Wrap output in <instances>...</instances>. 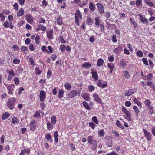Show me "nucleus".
<instances>
[{
    "label": "nucleus",
    "instance_id": "f257e3e1",
    "mask_svg": "<svg viewBox=\"0 0 155 155\" xmlns=\"http://www.w3.org/2000/svg\"><path fill=\"white\" fill-rule=\"evenodd\" d=\"M15 102L16 99L14 97L8 98L6 104L8 108L11 110L13 109L15 105Z\"/></svg>",
    "mask_w": 155,
    "mask_h": 155
},
{
    "label": "nucleus",
    "instance_id": "f03ea898",
    "mask_svg": "<svg viewBox=\"0 0 155 155\" xmlns=\"http://www.w3.org/2000/svg\"><path fill=\"white\" fill-rule=\"evenodd\" d=\"M75 15L74 19L75 23L76 25L79 26L80 25L79 19H82V15L79 10H76Z\"/></svg>",
    "mask_w": 155,
    "mask_h": 155
},
{
    "label": "nucleus",
    "instance_id": "7ed1b4c3",
    "mask_svg": "<svg viewBox=\"0 0 155 155\" xmlns=\"http://www.w3.org/2000/svg\"><path fill=\"white\" fill-rule=\"evenodd\" d=\"M81 94V91L79 90H71L70 91L69 94H68L67 96L68 97L73 98L76 96L78 94L80 96Z\"/></svg>",
    "mask_w": 155,
    "mask_h": 155
},
{
    "label": "nucleus",
    "instance_id": "20e7f679",
    "mask_svg": "<svg viewBox=\"0 0 155 155\" xmlns=\"http://www.w3.org/2000/svg\"><path fill=\"white\" fill-rule=\"evenodd\" d=\"M93 100L94 101L98 103H99L101 105H102L104 104L102 102V99L97 93H94L93 94Z\"/></svg>",
    "mask_w": 155,
    "mask_h": 155
},
{
    "label": "nucleus",
    "instance_id": "39448f33",
    "mask_svg": "<svg viewBox=\"0 0 155 155\" xmlns=\"http://www.w3.org/2000/svg\"><path fill=\"white\" fill-rule=\"evenodd\" d=\"M15 88V86L14 84H12L10 85L7 86V88L8 90V94L10 95H13V91L14 89Z\"/></svg>",
    "mask_w": 155,
    "mask_h": 155
},
{
    "label": "nucleus",
    "instance_id": "423d86ee",
    "mask_svg": "<svg viewBox=\"0 0 155 155\" xmlns=\"http://www.w3.org/2000/svg\"><path fill=\"white\" fill-rule=\"evenodd\" d=\"M143 130L145 136L146 137L147 140L148 141L151 140L152 139V135L146 129H143Z\"/></svg>",
    "mask_w": 155,
    "mask_h": 155
},
{
    "label": "nucleus",
    "instance_id": "0eeeda50",
    "mask_svg": "<svg viewBox=\"0 0 155 155\" xmlns=\"http://www.w3.org/2000/svg\"><path fill=\"white\" fill-rule=\"evenodd\" d=\"M91 72L92 74V78L95 80H97L98 79V75L97 70L94 68H92L91 69Z\"/></svg>",
    "mask_w": 155,
    "mask_h": 155
},
{
    "label": "nucleus",
    "instance_id": "6e6552de",
    "mask_svg": "<svg viewBox=\"0 0 155 155\" xmlns=\"http://www.w3.org/2000/svg\"><path fill=\"white\" fill-rule=\"evenodd\" d=\"M46 94L45 91L44 90H41L40 91L39 95L40 99L41 101L43 102L46 98Z\"/></svg>",
    "mask_w": 155,
    "mask_h": 155
},
{
    "label": "nucleus",
    "instance_id": "1a4fd4ad",
    "mask_svg": "<svg viewBox=\"0 0 155 155\" xmlns=\"http://www.w3.org/2000/svg\"><path fill=\"white\" fill-rule=\"evenodd\" d=\"M98 10L100 14H104V7L102 4L99 3H97L96 4Z\"/></svg>",
    "mask_w": 155,
    "mask_h": 155
},
{
    "label": "nucleus",
    "instance_id": "9d476101",
    "mask_svg": "<svg viewBox=\"0 0 155 155\" xmlns=\"http://www.w3.org/2000/svg\"><path fill=\"white\" fill-rule=\"evenodd\" d=\"M139 16L140 21L143 24H147L148 22L147 19L146 18L145 16H143L142 15L139 14Z\"/></svg>",
    "mask_w": 155,
    "mask_h": 155
},
{
    "label": "nucleus",
    "instance_id": "9b49d317",
    "mask_svg": "<svg viewBox=\"0 0 155 155\" xmlns=\"http://www.w3.org/2000/svg\"><path fill=\"white\" fill-rule=\"evenodd\" d=\"M25 19L27 22L30 24H32L34 20L33 16L30 14L26 15Z\"/></svg>",
    "mask_w": 155,
    "mask_h": 155
},
{
    "label": "nucleus",
    "instance_id": "f8f14e48",
    "mask_svg": "<svg viewBox=\"0 0 155 155\" xmlns=\"http://www.w3.org/2000/svg\"><path fill=\"white\" fill-rule=\"evenodd\" d=\"M30 129L31 130L34 131L36 128V122L35 120H33L30 124Z\"/></svg>",
    "mask_w": 155,
    "mask_h": 155
},
{
    "label": "nucleus",
    "instance_id": "ddd939ff",
    "mask_svg": "<svg viewBox=\"0 0 155 155\" xmlns=\"http://www.w3.org/2000/svg\"><path fill=\"white\" fill-rule=\"evenodd\" d=\"M45 138L47 140V141L51 143L53 141V140L52 138V136L51 134L49 133H47L45 135Z\"/></svg>",
    "mask_w": 155,
    "mask_h": 155
},
{
    "label": "nucleus",
    "instance_id": "4468645a",
    "mask_svg": "<svg viewBox=\"0 0 155 155\" xmlns=\"http://www.w3.org/2000/svg\"><path fill=\"white\" fill-rule=\"evenodd\" d=\"M38 27L36 28V31H39L41 30L42 31L45 32L46 30V28L45 26L44 25H43L39 24L38 25Z\"/></svg>",
    "mask_w": 155,
    "mask_h": 155
},
{
    "label": "nucleus",
    "instance_id": "2eb2a0df",
    "mask_svg": "<svg viewBox=\"0 0 155 155\" xmlns=\"http://www.w3.org/2000/svg\"><path fill=\"white\" fill-rule=\"evenodd\" d=\"M56 21L57 24L60 26L62 25H64L62 17L60 15H59V16L57 18Z\"/></svg>",
    "mask_w": 155,
    "mask_h": 155
},
{
    "label": "nucleus",
    "instance_id": "dca6fc26",
    "mask_svg": "<svg viewBox=\"0 0 155 155\" xmlns=\"http://www.w3.org/2000/svg\"><path fill=\"white\" fill-rule=\"evenodd\" d=\"M89 8L91 11L92 12H94L96 9V6L91 2H89Z\"/></svg>",
    "mask_w": 155,
    "mask_h": 155
},
{
    "label": "nucleus",
    "instance_id": "f3484780",
    "mask_svg": "<svg viewBox=\"0 0 155 155\" xmlns=\"http://www.w3.org/2000/svg\"><path fill=\"white\" fill-rule=\"evenodd\" d=\"M82 97L85 100L89 101L90 100L89 94L88 93H84L82 94Z\"/></svg>",
    "mask_w": 155,
    "mask_h": 155
},
{
    "label": "nucleus",
    "instance_id": "a211bd4d",
    "mask_svg": "<svg viewBox=\"0 0 155 155\" xmlns=\"http://www.w3.org/2000/svg\"><path fill=\"white\" fill-rule=\"evenodd\" d=\"M122 111L125 114L127 117L131 116V114L130 113L128 110L125 107L123 106L122 107Z\"/></svg>",
    "mask_w": 155,
    "mask_h": 155
},
{
    "label": "nucleus",
    "instance_id": "6ab92c4d",
    "mask_svg": "<svg viewBox=\"0 0 155 155\" xmlns=\"http://www.w3.org/2000/svg\"><path fill=\"white\" fill-rule=\"evenodd\" d=\"M46 121L47 130H52L53 128V126L54 125L49 121L46 120Z\"/></svg>",
    "mask_w": 155,
    "mask_h": 155
},
{
    "label": "nucleus",
    "instance_id": "aec40b11",
    "mask_svg": "<svg viewBox=\"0 0 155 155\" xmlns=\"http://www.w3.org/2000/svg\"><path fill=\"white\" fill-rule=\"evenodd\" d=\"M123 50L122 47L119 45L117 47L114 49L113 52L116 54L120 53Z\"/></svg>",
    "mask_w": 155,
    "mask_h": 155
},
{
    "label": "nucleus",
    "instance_id": "412c9836",
    "mask_svg": "<svg viewBox=\"0 0 155 155\" xmlns=\"http://www.w3.org/2000/svg\"><path fill=\"white\" fill-rule=\"evenodd\" d=\"M134 90L133 89H129L127 90L125 94L126 96H130L134 94Z\"/></svg>",
    "mask_w": 155,
    "mask_h": 155
},
{
    "label": "nucleus",
    "instance_id": "4be33fe9",
    "mask_svg": "<svg viewBox=\"0 0 155 155\" xmlns=\"http://www.w3.org/2000/svg\"><path fill=\"white\" fill-rule=\"evenodd\" d=\"M47 37L50 39H52L53 38V31L52 30H50L49 31H47Z\"/></svg>",
    "mask_w": 155,
    "mask_h": 155
},
{
    "label": "nucleus",
    "instance_id": "5701e85b",
    "mask_svg": "<svg viewBox=\"0 0 155 155\" xmlns=\"http://www.w3.org/2000/svg\"><path fill=\"white\" fill-rule=\"evenodd\" d=\"M87 141L88 144L91 145H92L95 141H97L94 139V137L92 136H89L87 137Z\"/></svg>",
    "mask_w": 155,
    "mask_h": 155
},
{
    "label": "nucleus",
    "instance_id": "b1692460",
    "mask_svg": "<svg viewBox=\"0 0 155 155\" xmlns=\"http://www.w3.org/2000/svg\"><path fill=\"white\" fill-rule=\"evenodd\" d=\"M92 65L89 62H85L83 63L81 65L82 67L84 68L85 69L91 67Z\"/></svg>",
    "mask_w": 155,
    "mask_h": 155
},
{
    "label": "nucleus",
    "instance_id": "393cba45",
    "mask_svg": "<svg viewBox=\"0 0 155 155\" xmlns=\"http://www.w3.org/2000/svg\"><path fill=\"white\" fill-rule=\"evenodd\" d=\"M133 101L138 106L140 107H142V103L140 102L137 98L134 97L133 99Z\"/></svg>",
    "mask_w": 155,
    "mask_h": 155
},
{
    "label": "nucleus",
    "instance_id": "a878e982",
    "mask_svg": "<svg viewBox=\"0 0 155 155\" xmlns=\"http://www.w3.org/2000/svg\"><path fill=\"white\" fill-rule=\"evenodd\" d=\"M64 91L62 89L59 90L58 94V97L59 99H61L63 97Z\"/></svg>",
    "mask_w": 155,
    "mask_h": 155
},
{
    "label": "nucleus",
    "instance_id": "bb28decb",
    "mask_svg": "<svg viewBox=\"0 0 155 155\" xmlns=\"http://www.w3.org/2000/svg\"><path fill=\"white\" fill-rule=\"evenodd\" d=\"M129 20L131 24L133 25L134 27V28H136L137 27V23L135 21V20L133 18H130Z\"/></svg>",
    "mask_w": 155,
    "mask_h": 155
},
{
    "label": "nucleus",
    "instance_id": "cd10ccee",
    "mask_svg": "<svg viewBox=\"0 0 155 155\" xmlns=\"http://www.w3.org/2000/svg\"><path fill=\"white\" fill-rule=\"evenodd\" d=\"M26 153L27 154L30 153V150L29 148H28L26 149H25L22 150L21 151L20 154L21 155H24Z\"/></svg>",
    "mask_w": 155,
    "mask_h": 155
},
{
    "label": "nucleus",
    "instance_id": "c85d7f7f",
    "mask_svg": "<svg viewBox=\"0 0 155 155\" xmlns=\"http://www.w3.org/2000/svg\"><path fill=\"white\" fill-rule=\"evenodd\" d=\"M82 104L86 110H90L91 107L89 106L88 103L87 102L84 101L82 102Z\"/></svg>",
    "mask_w": 155,
    "mask_h": 155
},
{
    "label": "nucleus",
    "instance_id": "c756f323",
    "mask_svg": "<svg viewBox=\"0 0 155 155\" xmlns=\"http://www.w3.org/2000/svg\"><path fill=\"white\" fill-rule=\"evenodd\" d=\"M12 124L15 125L18 124L19 122V120L17 117H14L12 118Z\"/></svg>",
    "mask_w": 155,
    "mask_h": 155
},
{
    "label": "nucleus",
    "instance_id": "7c9ffc66",
    "mask_svg": "<svg viewBox=\"0 0 155 155\" xmlns=\"http://www.w3.org/2000/svg\"><path fill=\"white\" fill-rule=\"evenodd\" d=\"M10 116V114L8 112H5L2 116V119L5 120L7 118Z\"/></svg>",
    "mask_w": 155,
    "mask_h": 155
},
{
    "label": "nucleus",
    "instance_id": "2f4dec72",
    "mask_svg": "<svg viewBox=\"0 0 155 155\" xmlns=\"http://www.w3.org/2000/svg\"><path fill=\"white\" fill-rule=\"evenodd\" d=\"M133 109L134 110V112L135 113L136 115L138 117L139 113L140 112V110L138 107L136 105L133 106Z\"/></svg>",
    "mask_w": 155,
    "mask_h": 155
},
{
    "label": "nucleus",
    "instance_id": "473e14b6",
    "mask_svg": "<svg viewBox=\"0 0 155 155\" xmlns=\"http://www.w3.org/2000/svg\"><path fill=\"white\" fill-rule=\"evenodd\" d=\"M104 63V60L102 58H99L97 61V65L98 67H99L102 65Z\"/></svg>",
    "mask_w": 155,
    "mask_h": 155
},
{
    "label": "nucleus",
    "instance_id": "72a5a7b5",
    "mask_svg": "<svg viewBox=\"0 0 155 155\" xmlns=\"http://www.w3.org/2000/svg\"><path fill=\"white\" fill-rule=\"evenodd\" d=\"M54 137L55 143H57L58 141V133L57 131H55L54 133Z\"/></svg>",
    "mask_w": 155,
    "mask_h": 155
},
{
    "label": "nucleus",
    "instance_id": "f704fd0d",
    "mask_svg": "<svg viewBox=\"0 0 155 155\" xmlns=\"http://www.w3.org/2000/svg\"><path fill=\"white\" fill-rule=\"evenodd\" d=\"M24 14V12L22 8H20L18 13H17V16L18 17L23 16Z\"/></svg>",
    "mask_w": 155,
    "mask_h": 155
},
{
    "label": "nucleus",
    "instance_id": "c9c22d12",
    "mask_svg": "<svg viewBox=\"0 0 155 155\" xmlns=\"http://www.w3.org/2000/svg\"><path fill=\"white\" fill-rule=\"evenodd\" d=\"M51 123L52 124L54 125H55L56 122L57 120L56 117L55 115L53 116L51 118Z\"/></svg>",
    "mask_w": 155,
    "mask_h": 155
},
{
    "label": "nucleus",
    "instance_id": "e433bc0d",
    "mask_svg": "<svg viewBox=\"0 0 155 155\" xmlns=\"http://www.w3.org/2000/svg\"><path fill=\"white\" fill-rule=\"evenodd\" d=\"M153 76L152 73H150L147 77L146 80L149 81H152L153 80Z\"/></svg>",
    "mask_w": 155,
    "mask_h": 155
},
{
    "label": "nucleus",
    "instance_id": "4c0bfd02",
    "mask_svg": "<svg viewBox=\"0 0 155 155\" xmlns=\"http://www.w3.org/2000/svg\"><path fill=\"white\" fill-rule=\"evenodd\" d=\"M126 63L124 62L123 60H121L119 62V66L122 68H124L126 65Z\"/></svg>",
    "mask_w": 155,
    "mask_h": 155
},
{
    "label": "nucleus",
    "instance_id": "58836bf2",
    "mask_svg": "<svg viewBox=\"0 0 155 155\" xmlns=\"http://www.w3.org/2000/svg\"><path fill=\"white\" fill-rule=\"evenodd\" d=\"M64 86L65 87V89L68 90H69L70 89L71 87V84L68 82L64 84Z\"/></svg>",
    "mask_w": 155,
    "mask_h": 155
},
{
    "label": "nucleus",
    "instance_id": "ea45409f",
    "mask_svg": "<svg viewBox=\"0 0 155 155\" xmlns=\"http://www.w3.org/2000/svg\"><path fill=\"white\" fill-rule=\"evenodd\" d=\"M106 145L107 147H112L113 146L112 142L111 140H108L106 142Z\"/></svg>",
    "mask_w": 155,
    "mask_h": 155
},
{
    "label": "nucleus",
    "instance_id": "a19ab883",
    "mask_svg": "<svg viewBox=\"0 0 155 155\" xmlns=\"http://www.w3.org/2000/svg\"><path fill=\"white\" fill-rule=\"evenodd\" d=\"M93 22V19L89 16L87 17L86 18V22L87 24L90 23H92Z\"/></svg>",
    "mask_w": 155,
    "mask_h": 155
},
{
    "label": "nucleus",
    "instance_id": "79ce46f5",
    "mask_svg": "<svg viewBox=\"0 0 155 155\" xmlns=\"http://www.w3.org/2000/svg\"><path fill=\"white\" fill-rule=\"evenodd\" d=\"M35 72L36 74L40 75L42 72V71L40 70L39 68L36 67L35 68Z\"/></svg>",
    "mask_w": 155,
    "mask_h": 155
},
{
    "label": "nucleus",
    "instance_id": "37998d69",
    "mask_svg": "<svg viewBox=\"0 0 155 155\" xmlns=\"http://www.w3.org/2000/svg\"><path fill=\"white\" fill-rule=\"evenodd\" d=\"M151 102L148 99H146L144 101V104L146 106H148V107L151 106L150 104H151Z\"/></svg>",
    "mask_w": 155,
    "mask_h": 155
},
{
    "label": "nucleus",
    "instance_id": "c03bdc74",
    "mask_svg": "<svg viewBox=\"0 0 155 155\" xmlns=\"http://www.w3.org/2000/svg\"><path fill=\"white\" fill-rule=\"evenodd\" d=\"M95 25L97 27H99L100 25V20L98 17H96L95 18Z\"/></svg>",
    "mask_w": 155,
    "mask_h": 155
},
{
    "label": "nucleus",
    "instance_id": "a18cd8bd",
    "mask_svg": "<svg viewBox=\"0 0 155 155\" xmlns=\"http://www.w3.org/2000/svg\"><path fill=\"white\" fill-rule=\"evenodd\" d=\"M98 134V136L100 137H102L104 136L105 135V133L104 130L101 129L99 131Z\"/></svg>",
    "mask_w": 155,
    "mask_h": 155
},
{
    "label": "nucleus",
    "instance_id": "49530a36",
    "mask_svg": "<svg viewBox=\"0 0 155 155\" xmlns=\"http://www.w3.org/2000/svg\"><path fill=\"white\" fill-rule=\"evenodd\" d=\"M148 108L149 110V114H152L154 113V110L153 109V107L152 106L148 107Z\"/></svg>",
    "mask_w": 155,
    "mask_h": 155
},
{
    "label": "nucleus",
    "instance_id": "de8ad7c7",
    "mask_svg": "<svg viewBox=\"0 0 155 155\" xmlns=\"http://www.w3.org/2000/svg\"><path fill=\"white\" fill-rule=\"evenodd\" d=\"M145 3L150 6H154V4L150 1V0H146L145 1Z\"/></svg>",
    "mask_w": 155,
    "mask_h": 155
},
{
    "label": "nucleus",
    "instance_id": "09e8293b",
    "mask_svg": "<svg viewBox=\"0 0 155 155\" xmlns=\"http://www.w3.org/2000/svg\"><path fill=\"white\" fill-rule=\"evenodd\" d=\"M136 54L137 56H139L140 57H142L143 56V53L142 51L140 50L137 51L136 53Z\"/></svg>",
    "mask_w": 155,
    "mask_h": 155
},
{
    "label": "nucleus",
    "instance_id": "8fccbe9b",
    "mask_svg": "<svg viewBox=\"0 0 155 155\" xmlns=\"http://www.w3.org/2000/svg\"><path fill=\"white\" fill-rule=\"evenodd\" d=\"M66 46L64 45L61 44L60 46V49L61 52H63L65 50Z\"/></svg>",
    "mask_w": 155,
    "mask_h": 155
},
{
    "label": "nucleus",
    "instance_id": "3c124183",
    "mask_svg": "<svg viewBox=\"0 0 155 155\" xmlns=\"http://www.w3.org/2000/svg\"><path fill=\"white\" fill-rule=\"evenodd\" d=\"M7 72L8 73V75H11V76H12L13 77H14L15 75L14 71L12 69L10 70H8L7 71Z\"/></svg>",
    "mask_w": 155,
    "mask_h": 155
},
{
    "label": "nucleus",
    "instance_id": "603ef678",
    "mask_svg": "<svg viewBox=\"0 0 155 155\" xmlns=\"http://www.w3.org/2000/svg\"><path fill=\"white\" fill-rule=\"evenodd\" d=\"M13 62L14 64H18L20 63V60L18 58H15L13 60Z\"/></svg>",
    "mask_w": 155,
    "mask_h": 155
},
{
    "label": "nucleus",
    "instance_id": "864d4df0",
    "mask_svg": "<svg viewBox=\"0 0 155 155\" xmlns=\"http://www.w3.org/2000/svg\"><path fill=\"white\" fill-rule=\"evenodd\" d=\"M41 39L39 36V35H37L36 36V37L35 38V43L37 45H38L40 43V40Z\"/></svg>",
    "mask_w": 155,
    "mask_h": 155
},
{
    "label": "nucleus",
    "instance_id": "5fc2aeb1",
    "mask_svg": "<svg viewBox=\"0 0 155 155\" xmlns=\"http://www.w3.org/2000/svg\"><path fill=\"white\" fill-rule=\"evenodd\" d=\"M116 125L122 129H124V127L122 125L121 122L118 120H117L116 122Z\"/></svg>",
    "mask_w": 155,
    "mask_h": 155
},
{
    "label": "nucleus",
    "instance_id": "6e6d98bb",
    "mask_svg": "<svg viewBox=\"0 0 155 155\" xmlns=\"http://www.w3.org/2000/svg\"><path fill=\"white\" fill-rule=\"evenodd\" d=\"M14 83L16 85H18L20 83V81L18 78L17 77L14 78L13 80Z\"/></svg>",
    "mask_w": 155,
    "mask_h": 155
},
{
    "label": "nucleus",
    "instance_id": "4d7b16f0",
    "mask_svg": "<svg viewBox=\"0 0 155 155\" xmlns=\"http://www.w3.org/2000/svg\"><path fill=\"white\" fill-rule=\"evenodd\" d=\"M92 120L96 124H98L99 121L97 118L96 116H93L92 118Z\"/></svg>",
    "mask_w": 155,
    "mask_h": 155
},
{
    "label": "nucleus",
    "instance_id": "13d9d810",
    "mask_svg": "<svg viewBox=\"0 0 155 155\" xmlns=\"http://www.w3.org/2000/svg\"><path fill=\"white\" fill-rule=\"evenodd\" d=\"M88 89L90 92L93 91L95 90V87L93 85H89L88 87Z\"/></svg>",
    "mask_w": 155,
    "mask_h": 155
},
{
    "label": "nucleus",
    "instance_id": "bf43d9fd",
    "mask_svg": "<svg viewBox=\"0 0 155 155\" xmlns=\"http://www.w3.org/2000/svg\"><path fill=\"white\" fill-rule=\"evenodd\" d=\"M93 144V146L92 147L91 149L93 150H94L96 149V147H97V141H95V142H94V143Z\"/></svg>",
    "mask_w": 155,
    "mask_h": 155
},
{
    "label": "nucleus",
    "instance_id": "052dcab7",
    "mask_svg": "<svg viewBox=\"0 0 155 155\" xmlns=\"http://www.w3.org/2000/svg\"><path fill=\"white\" fill-rule=\"evenodd\" d=\"M89 126L92 129H94L96 127V125L93 122H90L89 124Z\"/></svg>",
    "mask_w": 155,
    "mask_h": 155
},
{
    "label": "nucleus",
    "instance_id": "680f3d73",
    "mask_svg": "<svg viewBox=\"0 0 155 155\" xmlns=\"http://www.w3.org/2000/svg\"><path fill=\"white\" fill-rule=\"evenodd\" d=\"M132 105V103L129 101H126L125 102V106L127 107H130Z\"/></svg>",
    "mask_w": 155,
    "mask_h": 155
},
{
    "label": "nucleus",
    "instance_id": "e2e57ef3",
    "mask_svg": "<svg viewBox=\"0 0 155 155\" xmlns=\"http://www.w3.org/2000/svg\"><path fill=\"white\" fill-rule=\"evenodd\" d=\"M41 50L43 52H46L48 54H49V52L48 51L46 48V47L45 46H42L41 47Z\"/></svg>",
    "mask_w": 155,
    "mask_h": 155
},
{
    "label": "nucleus",
    "instance_id": "0e129e2a",
    "mask_svg": "<svg viewBox=\"0 0 155 155\" xmlns=\"http://www.w3.org/2000/svg\"><path fill=\"white\" fill-rule=\"evenodd\" d=\"M124 74L126 78H128L130 77V75L128 72L127 71H124Z\"/></svg>",
    "mask_w": 155,
    "mask_h": 155
},
{
    "label": "nucleus",
    "instance_id": "69168bd1",
    "mask_svg": "<svg viewBox=\"0 0 155 155\" xmlns=\"http://www.w3.org/2000/svg\"><path fill=\"white\" fill-rule=\"evenodd\" d=\"M40 116V112L39 111H36L33 115L34 117L36 118H38Z\"/></svg>",
    "mask_w": 155,
    "mask_h": 155
},
{
    "label": "nucleus",
    "instance_id": "338daca9",
    "mask_svg": "<svg viewBox=\"0 0 155 155\" xmlns=\"http://www.w3.org/2000/svg\"><path fill=\"white\" fill-rule=\"evenodd\" d=\"M29 62L32 65H34L35 64L33 58L32 57H31L29 59Z\"/></svg>",
    "mask_w": 155,
    "mask_h": 155
},
{
    "label": "nucleus",
    "instance_id": "774afa93",
    "mask_svg": "<svg viewBox=\"0 0 155 155\" xmlns=\"http://www.w3.org/2000/svg\"><path fill=\"white\" fill-rule=\"evenodd\" d=\"M143 63H144L147 66L148 65V62L147 59L146 58H143L142 59Z\"/></svg>",
    "mask_w": 155,
    "mask_h": 155
}]
</instances>
